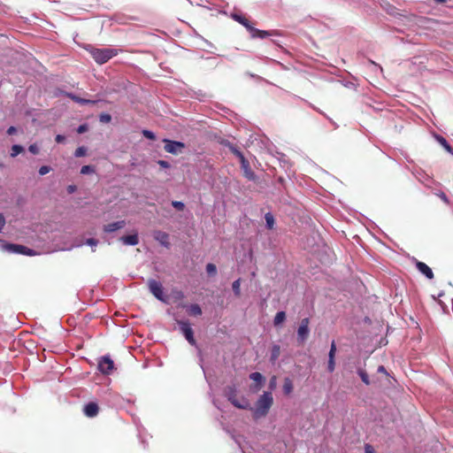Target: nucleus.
Instances as JSON below:
<instances>
[{
  "mask_svg": "<svg viewBox=\"0 0 453 453\" xmlns=\"http://www.w3.org/2000/svg\"><path fill=\"white\" fill-rule=\"evenodd\" d=\"M273 403V397L271 392H264L259 396L253 409V416L255 418H260L266 416L270 408Z\"/></svg>",
  "mask_w": 453,
  "mask_h": 453,
  "instance_id": "nucleus-1",
  "label": "nucleus"
},
{
  "mask_svg": "<svg viewBox=\"0 0 453 453\" xmlns=\"http://www.w3.org/2000/svg\"><path fill=\"white\" fill-rule=\"evenodd\" d=\"M231 17L233 19L242 24L250 33L252 38H265L269 35V33L265 30H259L252 27L250 21L243 16L238 13H232Z\"/></svg>",
  "mask_w": 453,
  "mask_h": 453,
  "instance_id": "nucleus-2",
  "label": "nucleus"
},
{
  "mask_svg": "<svg viewBox=\"0 0 453 453\" xmlns=\"http://www.w3.org/2000/svg\"><path fill=\"white\" fill-rule=\"evenodd\" d=\"M89 51L95 61L100 65L106 63L118 53L117 50L111 48H91Z\"/></svg>",
  "mask_w": 453,
  "mask_h": 453,
  "instance_id": "nucleus-3",
  "label": "nucleus"
},
{
  "mask_svg": "<svg viewBox=\"0 0 453 453\" xmlns=\"http://www.w3.org/2000/svg\"><path fill=\"white\" fill-rule=\"evenodd\" d=\"M310 320L308 318L303 319L297 329V342L301 344L304 343L309 337L310 329H309Z\"/></svg>",
  "mask_w": 453,
  "mask_h": 453,
  "instance_id": "nucleus-4",
  "label": "nucleus"
},
{
  "mask_svg": "<svg viewBox=\"0 0 453 453\" xmlns=\"http://www.w3.org/2000/svg\"><path fill=\"white\" fill-rule=\"evenodd\" d=\"M148 286L150 293L158 300L165 302V296L162 284L153 279L148 280Z\"/></svg>",
  "mask_w": 453,
  "mask_h": 453,
  "instance_id": "nucleus-5",
  "label": "nucleus"
},
{
  "mask_svg": "<svg viewBox=\"0 0 453 453\" xmlns=\"http://www.w3.org/2000/svg\"><path fill=\"white\" fill-rule=\"evenodd\" d=\"M178 325L180 326L181 333L184 334L185 338L187 339V341L191 345H195L196 341L194 339L193 330L191 328L189 322L187 320H180V321H178Z\"/></svg>",
  "mask_w": 453,
  "mask_h": 453,
  "instance_id": "nucleus-6",
  "label": "nucleus"
},
{
  "mask_svg": "<svg viewBox=\"0 0 453 453\" xmlns=\"http://www.w3.org/2000/svg\"><path fill=\"white\" fill-rule=\"evenodd\" d=\"M114 368L113 361L107 356L101 357L98 362V369L104 374H109Z\"/></svg>",
  "mask_w": 453,
  "mask_h": 453,
  "instance_id": "nucleus-7",
  "label": "nucleus"
},
{
  "mask_svg": "<svg viewBox=\"0 0 453 453\" xmlns=\"http://www.w3.org/2000/svg\"><path fill=\"white\" fill-rule=\"evenodd\" d=\"M165 150L168 153L178 154L185 147L184 143L180 142L165 140Z\"/></svg>",
  "mask_w": 453,
  "mask_h": 453,
  "instance_id": "nucleus-8",
  "label": "nucleus"
},
{
  "mask_svg": "<svg viewBox=\"0 0 453 453\" xmlns=\"http://www.w3.org/2000/svg\"><path fill=\"white\" fill-rule=\"evenodd\" d=\"M416 267L427 279L432 280L434 278L433 271L426 264L420 261H416Z\"/></svg>",
  "mask_w": 453,
  "mask_h": 453,
  "instance_id": "nucleus-9",
  "label": "nucleus"
},
{
  "mask_svg": "<svg viewBox=\"0 0 453 453\" xmlns=\"http://www.w3.org/2000/svg\"><path fill=\"white\" fill-rule=\"evenodd\" d=\"M154 238L164 247H169V234L163 231H156L154 233Z\"/></svg>",
  "mask_w": 453,
  "mask_h": 453,
  "instance_id": "nucleus-10",
  "label": "nucleus"
},
{
  "mask_svg": "<svg viewBox=\"0 0 453 453\" xmlns=\"http://www.w3.org/2000/svg\"><path fill=\"white\" fill-rule=\"evenodd\" d=\"M125 226H126V221L125 220H119V221H116V222L105 225L104 226V231L106 232V233H112V232H115V231L119 230V229L123 228Z\"/></svg>",
  "mask_w": 453,
  "mask_h": 453,
  "instance_id": "nucleus-11",
  "label": "nucleus"
},
{
  "mask_svg": "<svg viewBox=\"0 0 453 453\" xmlns=\"http://www.w3.org/2000/svg\"><path fill=\"white\" fill-rule=\"evenodd\" d=\"M84 414L88 418H93L98 413V406L95 403H89L84 406Z\"/></svg>",
  "mask_w": 453,
  "mask_h": 453,
  "instance_id": "nucleus-12",
  "label": "nucleus"
},
{
  "mask_svg": "<svg viewBox=\"0 0 453 453\" xmlns=\"http://www.w3.org/2000/svg\"><path fill=\"white\" fill-rule=\"evenodd\" d=\"M240 162L244 173V176L249 180H254L255 173L250 169L249 162L246 160V158H242V160H241Z\"/></svg>",
  "mask_w": 453,
  "mask_h": 453,
  "instance_id": "nucleus-13",
  "label": "nucleus"
},
{
  "mask_svg": "<svg viewBox=\"0 0 453 453\" xmlns=\"http://www.w3.org/2000/svg\"><path fill=\"white\" fill-rule=\"evenodd\" d=\"M120 241L125 245H129V246H134V245L138 244V242H139L138 235L136 234L122 236V237H120Z\"/></svg>",
  "mask_w": 453,
  "mask_h": 453,
  "instance_id": "nucleus-14",
  "label": "nucleus"
},
{
  "mask_svg": "<svg viewBox=\"0 0 453 453\" xmlns=\"http://www.w3.org/2000/svg\"><path fill=\"white\" fill-rule=\"evenodd\" d=\"M250 380L258 383V385L255 388V391L259 390L261 388V384L265 381L264 376L260 372H252L250 375Z\"/></svg>",
  "mask_w": 453,
  "mask_h": 453,
  "instance_id": "nucleus-15",
  "label": "nucleus"
},
{
  "mask_svg": "<svg viewBox=\"0 0 453 453\" xmlns=\"http://www.w3.org/2000/svg\"><path fill=\"white\" fill-rule=\"evenodd\" d=\"M233 405L239 409L246 410L250 408V403L245 397L236 398Z\"/></svg>",
  "mask_w": 453,
  "mask_h": 453,
  "instance_id": "nucleus-16",
  "label": "nucleus"
},
{
  "mask_svg": "<svg viewBox=\"0 0 453 453\" xmlns=\"http://www.w3.org/2000/svg\"><path fill=\"white\" fill-rule=\"evenodd\" d=\"M2 249L5 251H8L10 253H16L18 252V249H22V245L19 244H11V243H4L2 245Z\"/></svg>",
  "mask_w": 453,
  "mask_h": 453,
  "instance_id": "nucleus-17",
  "label": "nucleus"
},
{
  "mask_svg": "<svg viewBox=\"0 0 453 453\" xmlns=\"http://www.w3.org/2000/svg\"><path fill=\"white\" fill-rule=\"evenodd\" d=\"M286 319V313L285 311H278L274 317L273 319V325L275 326H279L280 324H282Z\"/></svg>",
  "mask_w": 453,
  "mask_h": 453,
  "instance_id": "nucleus-18",
  "label": "nucleus"
},
{
  "mask_svg": "<svg viewBox=\"0 0 453 453\" xmlns=\"http://www.w3.org/2000/svg\"><path fill=\"white\" fill-rule=\"evenodd\" d=\"M280 347L277 344H274L273 347H272V350H271V361L273 363H274L280 357Z\"/></svg>",
  "mask_w": 453,
  "mask_h": 453,
  "instance_id": "nucleus-19",
  "label": "nucleus"
},
{
  "mask_svg": "<svg viewBox=\"0 0 453 453\" xmlns=\"http://www.w3.org/2000/svg\"><path fill=\"white\" fill-rule=\"evenodd\" d=\"M188 313L192 316H200L202 314V309L198 304H191L188 308Z\"/></svg>",
  "mask_w": 453,
  "mask_h": 453,
  "instance_id": "nucleus-20",
  "label": "nucleus"
},
{
  "mask_svg": "<svg viewBox=\"0 0 453 453\" xmlns=\"http://www.w3.org/2000/svg\"><path fill=\"white\" fill-rule=\"evenodd\" d=\"M293 390V383L290 379L286 378L283 384V391L286 395H289Z\"/></svg>",
  "mask_w": 453,
  "mask_h": 453,
  "instance_id": "nucleus-21",
  "label": "nucleus"
},
{
  "mask_svg": "<svg viewBox=\"0 0 453 453\" xmlns=\"http://www.w3.org/2000/svg\"><path fill=\"white\" fill-rule=\"evenodd\" d=\"M226 145L229 148V150L232 151V153L234 154L240 159V161L242 160V158H245L243 154L233 144H231L230 142H227V143H226Z\"/></svg>",
  "mask_w": 453,
  "mask_h": 453,
  "instance_id": "nucleus-22",
  "label": "nucleus"
},
{
  "mask_svg": "<svg viewBox=\"0 0 453 453\" xmlns=\"http://www.w3.org/2000/svg\"><path fill=\"white\" fill-rule=\"evenodd\" d=\"M435 139L447 151H451V146L448 143L445 138L441 135H435Z\"/></svg>",
  "mask_w": 453,
  "mask_h": 453,
  "instance_id": "nucleus-23",
  "label": "nucleus"
},
{
  "mask_svg": "<svg viewBox=\"0 0 453 453\" xmlns=\"http://www.w3.org/2000/svg\"><path fill=\"white\" fill-rule=\"evenodd\" d=\"M232 288L236 296L241 295V279H237L233 282Z\"/></svg>",
  "mask_w": 453,
  "mask_h": 453,
  "instance_id": "nucleus-24",
  "label": "nucleus"
},
{
  "mask_svg": "<svg viewBox=\"0 0 453 453\" xmlns=\"http://www.w3.org/2000/svg\"><path fill=\"white\" fill-rule=\"evenodd\" d=\"M24 150L23 147L21 145H12V150H11V157H14L18 156L19 153H21Z\"/></svg>",
  "mask_w": 453,
  "mask_h": 453,
  "instance_id": "nucleus-25",
  "label": "nucleus"
},
{
  "mask_svg": "<svg viewBox=\"0 0 453 453\" xmlns=\"http://www.w3.org/2000/svg\"><path fill=\"white\" fill-rule=\"evenodd\" d=\"M265 222H266V226L269 229H272L273 227V226H274V218H273V216L271 213H266L265 216Z\"/></svg>",
  "mask_w": 453,
  "mask_h": 453,
  "instance_id": "nucleus-26",
  "label": "nucleus"
},
{
  "mask_svg": "<svg viewBox=\"0 0 453 453\" xmlns=\"http://www.w3.org/2000/svg\"><path fill=\"white\" fill-rule=\"evenodd\" d=\"M225 394H226V396L227 397V399H229L230 396L235 395H236L235 387L234 386L227 387L225 390Z\"/></svg>",
  "mask_w": 453,
  "mask_h": 453,
  "instance_id": "nucleus-27",
  "label": "nucleus"
},
{
  "mask_svg": "<svg viewBox=\"0 0 453 453\" xmlns=\"http://www.w3.org/2000/svg\"><path fill=\"white\" fill-rule=\"evenodd\" d=\"M358 374H359L362 381L365 384H366V385L370 384L369 377H368L367 373L365 372V371L360 369V370H358Z\"/></svg>",
  "mask_w": 453,
  "mask_h": 453,
  "instance_id": "nucleus-28",
  "label": "nucleus"
},
{
  "mask_svg": "<svg viewBox=\"0 0 453 453\" xmlns=\"http://www.w3.org/2000/svg\"><path fill=\"white\" fill-rule=\"evenodd\" d=\"M206 272L208 274L214 275L217 273V267L214 264L209 263L206 265Z\"/></svg>",
  "mask_w": 453,
  "mask_h": 453,
  "instance_id": "nucleus-29",
  "label": "nucleus"
},
{
  "mask_svg": "<svg viewBox=\"0 0 453 453\" xmlns=\"http://www.w3.org/2000/svg\"><path fill=\"white\" fill-rule=\"evenodd\" d=\"M87 153V149L83 146L81 147H79L76 149L75 152H74V156L76 157H83L85 156Z\"/></svg>",
  "mask_w": 453,
  "mask_h": 453,
  "instance_id": "nucleus-30",
  "label": "nucleus"
},
{
  "mask_svg": "<svg viewBox=\"0 0 453 453\" xmlns=\"http://www.w3.org/2000/svg\"><path fill=\"white\" fill-rule=\"evenodd\" d=\"M335 352H336V345H335L334 342H333L331 343L330 350L328 353V359H334Z\"/></svg>",
  "mask_w": 453,
  "mask_h": 453,
  "instance_id": "nucleus-31",
  "label": "nucleus"
},
{
  "mask_svg": "<svg viewBox=\"0 0 453 453\" xmlns=\"http://www.w3.org/2000/svg\"><path fill=\"white\" fill-rule=\"evenodd\" d=\"M94 173V168L91 165H83L81 169V174H88Z\"/></svg>",
  "mask_w": 453,
  "mask_h": 453,
  "instance_id": "nucleus-32",
  "label": "nucleus"
},
{
  "mask_svg": "<svg viewBox=\"0 0 453 453\" xmlns=\"http://www.w3.org/2000/svg\"><path fill=\"white\" fill-rule=\"evenodd\" d=\"M99 119L103 123H109L111 120V117L110 114L103 113L100 115Z\"/></svg>",
  "mask_w": 453,
  "mask_h": 453,
  "instance_id": "nucleus-33",
  "label": "nucleus"
},
{
  "mask_svg": "<svg viewBox=\"0 0 453 453\" xmlns=\"http://www.w3.org/2000/svg\"><path fill=\"white\" fill-rule=\"evenodd\" d=\"M142 134L144 137L150 139V140H155L156 136L153 132L144 129L142 130Z\"/></svg>",
  "mask_w": 453,
  "mask_h": 453,
  "instance_id": "nucleus-34",
  "label": "nucleus"
},
{
  "mask_svg": "<svg viewBox=\"0 0 453 453\" xmlns=\"http://www.w3.org/2000/svg\"><path fill=\"white\" fill-rule=\"evenodd\" d=\"M172 205L179 211H182L185 207V204L180 201H173Z\"/></svg>",
  "mask_w": 453,
  "mask_h": 453,
  "instance_id": "nucleus-35",
  "label": "nucleus"
},
{
  "mask_svg": "<svg viewBox=\"0 0 453 453\" xmlns=\"http://www.w3.org/2000/svg\"><path fill=\"white\" fill-rule=\"evenodd\" d=\"M51 168L48 165H42L39 168V174L45 175L50 172Z\"/></svg>",
  "mask_w": 453,
  "mask_h": 453,
  "instance_id": "nucleus-36",
  "label": "nucleus"
},
{
  "mask_svg": "<svg viewBox=\"0 0 453 453\" xmlns=\"http://www.w3.org/2000/svg\"><path fill=\"white\" fill-rule=\"evenodd\" d=\"M69 96H70L73 101H75V102H77V103H79V104H85V102H86V101H85V99L81 98V97H79V96H75V95H73V94H69Z\"/></svg>",
  "mask_w": 453,
  "mask_h": 453,
  "instance_id": "nucleus-37",
  "label": "nucleus"
},
{
  "mask_svg": "<svg viewBox=\"0 0 453 453\" xmlns=\"http://www.w3.org/2000/svg\"><path fill=\"white\" fill-rule=\"evenodd\" d=\"M28 150L34 154V155H36L39 153V148L36 144H31L29 147H28Z\"/></svg>",
  "mask_w": 453,
  "mask_h": 453,
  "instance_id": "nucleus-38",
  "label": "nucleus"
},
{
  "mask_svg": "<svg viewBox=\"0 0 453 453\" xmlns=\"http://www.w3.org/2000/svg\"><path fill=\"white\" fill-rule=\"evenodd\" d=\"M335 368L334 359H328L327 369L330 372H334Z\"/></svg>",
  "mask_w": 453,
  "mask_h": 453,
  "instance_id": "nucleus-39",
  "label": "nucleus"
},
{
  "mask_svg": "<svg viewBox=\"0 0 453 453\" xmlns=\"http://www.w3.org/2000/svg\"><path fill=\"white\" fill-rule=\"evenodd\" d=\"M269 388L270 389H274L276 388V377L273 376L269 382Z\"/></svg>",
  "mask_w": 453,
  "mask_h": 453,
  "instance_id": "nucleus-40",
  "label": "nucleus"
},
{
  "mask_svg": "<svg viewBox=\"0 0 453 453\" xmlns=\"http://www.w3.org/2000/svg\"><path fill=\"white\" fill-rule=\"evenodd\" d=\"M97 243H98V242L94 238H89L86 241V244L92 246V247L96 246Z\"/></svg>",
  "mask_w": 453,
  "mask_h": 453,
  "instance_id": "nucleus-41",
  "label": "nucleus"
},
{
  "mask_svg": "<svg viewBox=\"0 0 453 453\" xmlns=\"http://www.w3.org/2000/svg\"><path fill=\"white\" fill-rule=\"evenodd\" d=\"M36 252L29 248L26 247V250H24L23 255L27 256H35Z\"/></svg>",
  "mask_w": 453,
  "mask_h": 453,
  "instance_id": "nucleus-42",
  "label": "nucleus"
},
{
  "mask_svg": "<svg viewBox=\"0 0 453 453\" xmlns=\"http://www.w3.org/2000/svg\"><path fill=\"white\" fill-rule=\"evenodd\" d=\"M36 252L29 248L26 247V250H24L23 255L27 256H35Z\"/></svg>",
  "mask_w": 453,
  "mask_h": 453,
  "instance_id": "nucleus-43",
  "label": "nucleus"
},
{
  "mask_svg": "<svg viewBox=\"0 0 453 453\" xmlns=\"http://www.w3.org/2000/svg\"><path fill=\"white\" fill-rule=\"evenodd\" d=\"M87 130H88V126H87V125H81V126H79V127L77 128V132H78L79 134H83V133H85Z\"/></svg>",
  "mask_w": 453,
  "mask_h": 453,
  "instance_id": "nucleus-44",
  "label": "nucleus"
},
{
  "mask_svg": "<svg viewBox=\"0 0 453 453\" xmlns=\"http://www.w3.org/2000/svg\"><path fill=\"white\" fill-rule=\"evenodd\" d=\"M365 453H375L372 446L366 444L365 447Z\"/></svg>",
  "mask_w": 453,
  "mask_h": 453,
  "instance_id": "nucleus-45",
  "label": "nucleus"
},
{
  "mask_svg": "<svg viewBox=\"0 0 453 453\" xmlns=\"http://www.w3.org/2000/svg\"><path fill=\"white\" fill-rule=\"evenodd\" d=\"M438 196H439V197H440V198H441L444 203H449V199H448V197H447V196L445 195V193L441 192Z\"/></svg>",
  "mask_w": 453,
  "mask_h": 453,
  "instance_id": "nucleus-46",
  "label": "nucleus"
},
{
  "mask_svg": "<svg viewBox=\"0 0 453 453\" xmlns=\"http://www.w3.org/2000/svg\"><path fill=\"white\" fill-rule=\"evenodd\" d=\"M4 224H5V219H4V215L0 213V232L2 231Z\"/></svg>",
  "mask_w": 453,
  "mask_h": 453,
  "instance_id": "nucleus-47",
  "label": "nucleus"
},
{
  "mask_svg": "<svg viewBox=\"0 0 453 453\" xmlns=\"http://www.w3.org/2000/svg\"><path fill=\"white\" fill-rule=\"evenodd\" d=\"M65 140V137L64 135H62V134H58V135L56 136V142H57L58 143H61V142H63Z\"/></svg>",
  "mask_w": 453,
  "mask_h": 453,
  "instance_id": "nucleus-48",
  "label": "nucleus"
},
{
  "mask_svg": "<svg viewBox=\"0 0 453 453\" xmlns=\"http://www.w3.org/2000/svg\"><path fill=\"white\" fill-rule=\"evenodd\" d=\"M17 129L15 127H10L8 129H7V134L9 135H12L16 133Z\"/></svg>",
  "mask_w": 453,
  "mask_h": 453,
  "instance_id": "nucleus-49",
  "label": "nucleus"
},
{
  "mask_svg": "<svg viewBox=\"0 0 453 453\" xmlns=\"http://www.w3.org/2000/svg\"><path fill=\"white\" fill-rule=\"evenodd\" d=\"M75 190H76V186H74V185H69V186L67 187V192H68L69 194H73V193H74V192H75Z\"/></svg>",
  "mask_w": 453,
  "mask_h": 453,
  "instance_id": "nucleus-50",
  "label": "nucleus"
},
{
  "mask_svg": "<svg viewBox=\"0 0 453 453\" xmlns=\"http://www.w3.org/2000/svg\"><path fill=\"white\" fill-rule=\"evenodd\" d=\"M378 372H382V373H387V371H386V369H385V367L383 365H380L378 367Z\"/></svg>",
  "mask_w": 453,
  "mask_h": 453,
  "instance_id": "nucleus-51",
  "label": "nucleus"
},
{
  "mask_svg": "<svg viewBox=\"0 0 453 453\" xmlns=\"http://www.w3.org/2000/svg\"><path fill=\"white\" fill-rule=\"evenodd\" d=\"M85 104H95L96 103V101L95 100H89V99H85Z\"/></svg>",
  "mask_w": 453,
  "mask_h": 453,
  "instance_id": "nucleus-52",
  "label": "nucleus"
},
{
  "mask_svg": "<svg viewBox=\"0 0 453 453\" xmlns=\"http://www.w3.org/2000/svg\"><path fill=\"white\" fill-rule=\"evenodd\" d=\"M24 250H26V247L22 245V249H18L17 254H22L23 255Z\"/></svg>",
  "mask_w": 453,
  "mask_h": 453,
  "instance_id": "nucleus-53",
  "label": "nucleus"
},
{
  "mask_svg": "<svg viewBox=\"0 0 453 453\" xmlns=\"http://www.w3.org/2000/svg\"><path fill=\"white\" fill-rule=\"evenodd\" d=\"M236 398H237V396H236V395H235L230 396V398H229L228 400H229V401L231 402V403L233 404V403H234V402L236 400Z\"/></svg>",
  "mask_w": 453,
  "mask_h": 453,
  "instance_id": "nucleus-54",
  "label": "nucleus"
},
{
  "mask_svg": "<svg viewBox=\"0 0 453 453\" xmlns=\"http://www.w3.org/2000/svg\"><path fill=\"white\" fill-rule=\"evenodd\" d=\"M159 165H162V166H167V163L165 161H159Z\"/></svg>",
  "mask_w": 453,
  "mask_h": 453,
  "instance_id": "nucleus-55",
  "label": "nucleus"
},
{
  "mask_svg": "<svg viewBox=\"0 0 453 453\" xmlns=\"http://www.w3.org/2000/svg\"><path fill=\"white\" fill-rule=\"evenodd\" d=\"M449 153H450L451 155H453V148L451 147V151H448Z\"/></svg>",
  "mask_w": 453,
  "mask_h": 453,
  "instance_id": "nucleus-56",
  "label": "nucleus"
},
{
  "mask_svg": "<svg viewBox=\"0 0 453 453\" xmlns=\"http://www.w3.org/2000/svg\"><path fill=\"white\" fill-rule=\"evenodd\" d=\"M2 166H3V164H2V163H0V167H2Z\"/></svg>",
  "mask_w": 453,
  "mask_h": 453,
  "instance_id": "nucleus-57",
  "label": "nucleus"
}]
</instances>
